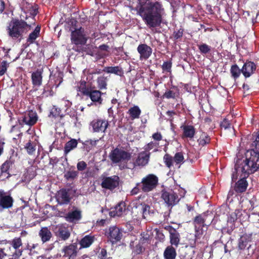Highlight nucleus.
<instances>
[{"mask_svg":"<svg viewBox=\"0 0 259 259\" xmlns=\"http://www.w3.org/2000/svg\"><path fill=\"white\" fill-rule=\"evenodd\" d=\"M140 16L150 29L159 27L162 22L164 8L162 3L153 0H137L136 6L132 9Z\"/></svg>","mask_w":259,"mask_h":259,"instance_id":"obj_1","label":"nucleus"},{"mask_svg":"<svg viewBox=\"0 0 259 259\" xmlns=\"http://www.w3.org/2000/svg\"><path fill=\"white\" fill-rule=\"evenodd\" d=\"M213 214L208 211L196 215L193 219V224L195 229V244L198 246L200 243L199 240L203 234V228L207 227L211 224L213 220Z\"/></svg>","mask_w":259,"mask_h":259,"instance_id":"obj_2","label":"nucleus"},{"mask_svg":"<svg viewBox=\"0 0 259 259\" xmlns=\"http://www.w3.org/2000/svg\"><path fill=\"white\" fill-rule=\"evenodd\" d=\"M257 163H235L234 167L231 175L232 184L236 182L238 177L244 178V175L247 174L245 178L255 172L259 169V164Z\"/></svg>","mask_w":259,"mask_h":259,"instance_id":"obj_3","label":"nucleus"},{"mask_svg":"<svg viewBox=\"0 0 259 259\" xmlns=\"http://www.w3.org/2000/svg\"><path fill=\"white\" fill-rule=\"evenodd\" d=\"M27 26H30L25 23L24 20L15 19L12 20L7 27L9 36L13 38H19V41L23 38V34L27 33Z\"/></svg>","mask_w":259,"mask_h":259,"instance_id":"obj_4","label":"nucleus"},{"mask_svg":"<svg viewBox=\"0 0 259 259\" xmlns=\"http://www.w3.org/2000/svg\"><path fill=\"white\" fill-rule=\"evenodd\" d=\"M132 152L130 146H117L109 153V157L112 162L128 161L132 158Z\"/></svg>","mask_w":259,"mask_h":259,"instance_id":"obj_5","label":"nucleus"},{"mask_svg":"<svg viewBox=\"0 0 259 259\" xmlns=\"http://www.w3.org/2000/svg\"><path fill=\"white\" fill-rule=\"evenodd\" d=\"M252 240L251 234H245L242 235L239 239L238 243V250L239 251V256L241 259H244L248 257L253 253V249H252L251 252L250 249H251V245L249 244L248 246L246 248L248 243Z\"/></svg>","mask_w":259,"mask_h":259,"instance_id":"obj_6","label":"nucleus"},{"mask_svg":"<svg viewBox=\"0 0 259 259\" xmlns=\"http://www.w3.org/2000/svg\"><path fill=\"white\" fill-rule=\"evenodd\" d=\"M76 190L72 188H63L58 190L55 196L56 201L60 205L69 204L74 196Z\"/></svg>","mask_w":259,"mask_h":259,"instance_id":"obj_7","label":"nucleus"},{"mask_svg":"<svg viewBox=\"0 0 259 259\" xmlns=\"http://www.w3.org/2000/svg\"><path fill=\"white\" fill-rule=\"evenodd\" d=\"M88 38L84 28L80 27L78 28H75L74 30H71L70 40L71 44L74 45L73 47L84 46Z\"/></svg>","mask_w":259,"mask_h":259,"instance_id":"obj_8","label":"nucleus"},{"mask_svg":"<svg viewBox=\"0 0 259 259\" xmlns=\"http://www.w3.org/2000/svg\"><path fill=\"white\" fill-rule=\"evenodd\" d=\"M161 198L164 201L166 206L169 210L177 205L180 200L177 193L171 190L170 191L162 190L161 192Z\"/></svg>","mask_w":259,"mask_h":259,"instance_id":"obj_9","label":"nucleus"},{"mask_svg":"<svg viewBox=\"0 0 259 259\" xmlns=\"http://www.w3.org/2000/svg\"><path fill=\"white\" fill-rule=\"evenodd\" d=\"M141 190L147 193L155 189L158 184V178L153 174H149L142 179Z\"/></svg>","mask_w":259,"mask_h":259,"instance_id":"obj_10","label":"nucleus"},{"mask_svg":"<svg viewBox=\"0 0 259 259\" xmlns=\"http://www.w3.org/2000/svg\"><path fill=\"white\" fill-rule=\"evenodd\" d=\"M52 231L59 241H66L69 239L71 232L69 227L65 224H58L53 227Z\"/></svg>","mask_w":259,"mask_h":259,"instance_id":"obj_11","label":"nucleus"},{"mask_svg":"<svg viewBox=\"0 0 259 259\" xmlns=\"http://www.w3.org/2000/svg\"><path fill=\"white\" fill-rule=\"evenodd\" d=\"M100 178L102 180L101 186L104 189L113 190L119 186V178L118 176L107 177L105 174H103L101 176Z\"/></svg>","mask_w":259,"mask_h":259,"instance_id":"obj_12","label":"nucleus"},{"mask_svg":"<svg viewBox=\"0 0 259 259\" xmlns=\"http://www.w3.org/2000/svg\"><path fill=\"white\" fill-rule=\"evenodd\" d=\"M38 120V116L37 113L33 110H29L25 112L24 114L20 117L18 119V122L20 125L24 124L31 126L34 125Z\"/></svg>","mask_w":259,"mask_h":259,"instance_id":"obj_13","label":"nucleus"},{"mask_svg":"<svg viewBox=\"0 0 259 259\" xmlns=\"http://www.w3.org/2000/svg\"><path fill=\"white\" fill-rule=\"evenodd\" d=\"M108 240L112 244L120 241L122 237V231L116 226H111L105 231V233Z\"/></svg>","mask_w":259,"mask_h":259,"instance_id":"obj_14","label":"nucleus"},{"mask_svg":"<svg viewBox=\"0 0 259 259\" xmlns=\"http://www.w3.org/2000/svg\"><path fill=\"white\" fill-rule=\"evenodd\" d=\"M90 126L92 128V131L94 133H105L109 126V123L105 119L98 118L93 119L90 122Z\"/></svg>","mask_w":259,"mask_h":259,"instance_id":"obj_15","label":"nucleus"},{"mask_svg":"<svg viewBox=\"0 0 259 259\" xmlns=\"http://www.w3.org/2000/svg\"><path fill=\"white\" fill-rule=\"evenodd\" d=\"M14 199L3 190H0V211L12 207Z\"/></svg>","mask_w":259,"mask_h":259,"instance_id":"obj_16","label":"nucleus"},{"mask_svg":"<svg viewBox=\"0 0 259 259\" xmlns=\"http://www.w3.org/2000/svg\"><path fill=\"white\" fill-rule=\"evenodd\" d=\"M163 228L167 231L169 234V242L170 245L175 247H178L180 242V234L178 230L170 225H166Z\"/></svg>","mask_w":259,"mask_h":259,"instance_id":"obj_17","label":"nucleus"},{"mask_svg":"<svg viewBox=\"0 0 259 259\" xmlns=\"http://www.w3.org/2000/svg\"><path fill=\"white\" fill-rule=\"evenodd\" d=\"M137 50L140 55V60L141 61L148 60L152 53V49L146 44H140Z\"/></svg>","mask_w":259,"mask_h":259,"instance_id":"obj_18","label":"nucleus"},{"mask_svg":"<svg viewBox=\"0 0 259 259\" xmlns=\"http://www.w3.org/2000/svg\"><path fill=\"white\" fill-rule=\"evenodd\" d=\"M256 65L251 61L247 60L242 67V73L245 78H248L254 74L256 69Z\"/></svg>","mask_w":259,"mask_h":259,"instance_id":"obj_19","label":"nucleus"},{"mask_svg":"<svg viewBox=\"0 0 259 259\" xmlns=\"http://www.w3.org/2000/svg\"><path fill=\"white\" fill-rule=\"evenodd\" d=\"M94 87H92L86 96L90 98L95 105H101L102 104L103 102V99L102 98V93L99 90L94 89Z\"/></svg>","mask_w":259,"mask_h":259,"instance_id":"obj_20","label":"nucleus"},{"mask_svg":"<svg viewBox=\"0 0 259 259\" xmlns=\"http://www.w3.org/2000/svg\"><path fill=\"white\" fill-rule=\"evenodd\" d=\"M73 210L66 213L65 220L70 223L80 220L82 218L81 211L75 206L73 207Z\"/></svg>","mask_w":259,"mask_h":259,"instance_id":"obj_21","label":"nucleus"},{"mask_svg":"<svg viewBox=\"0 0 259 259\" xmlns=\"http://www.w3.org/2000/svg\"><path fill=\"white\" fill-rule=\"evenodd\" d=\"M180 128L183 131L182 138H187L192 139L194 138L196 134V129L192 125L183 124L180 126Z\"/></svg>","mask_w":259,"mask_h":259,"instance_id":"obj_22","label":"nucleus"},{"mask_svg":"<svg viewBox=\"0 0 259 259\" xmlns=\"http://www.w3.org/2000/svg\"><path fill=\"white\" fill-rule=\"evenodd\" d=\"M62 252L64 253V256H68L70 258H74L77 254V244L76 243L66 245L62 249Z\"/></svg>","mask_w":259,"mask_h":259,"instance_id":"obj_23","label":"nucleus"},{"mask_svg":"<svg viewBox=\"0 0 259 259\" xmlns=\"http://www.w3.org/2000/svg\"><path fill=\"white\" fill-rule=\"evenodd\" d=\"M251 149L245 152V160L246 162H259V149H256L254 147H252L250 145Z\"/></svg>","mask_w":259,"mask_h":259,"instance_id":"obj_24","label":"nucleus"},{"mask_svg":"<svg viewBox=\"0 0 259 259\" xmlns=\"http://www.w3.org/2000/svg\"><path fill=\"white\" fill-rule=\"evenodd\" d=\"M247 174L244 175V178H240L237 182H235V183L234 186V190L237 193H242L244 192L248 187V182L246 181L247 178H245V176Z\"/></svg>","mask_w":259,"mask_h":259,"instance_id":"obj_25","label":"nucleus"},{"mask_svg":"<svg viewBox=\"0 0 259 259\" xmlns=\"http://www.w3.org/2000/svg\"><path fill=\"white\" fill-rule=\"evenodd\" d=\"M126 209V204L123 201L119 202L109 212L112 217H120Z\"/></svg>","mask_w":259,"mask_h":259,"instance_id":"obj_26","label":"nucleus"},{"mask_svg":"<svg viewBox=\"0 0 259 259\" xmlns=\"http://www.w3.org/2000/svg\"><path fill=\"white\" fill-rule=\"evenodd\" d=\"M136 207L139 209L140 212L142 214L143 218L144 219L147 218L151 213H153V210L151 209L150 205L145 202L136 203Z\"/></svg>","mask_w":259,"mask_h":259,"instance_id":"obj_27","label":"nucleus"},{"mask_svg":"<svg viewBox=\"0 0 259 259\" xmlns=\"http://www.w3.org/2000/svg\"><path fill=\"white\" fill-rule=\"evenodd\" d=\"M42 70L37 69L33 72L31 75L32 84L34 87H39L42 82Z\"/></svg>","mask_w":259,"mask_h":259,"instance_id":"obj_28","label":"nucleus"},{"mask_svg":"<svg viewBox=\"0 0 259 259\" xmlns=\"http://www.w3.org/2000/svg\"><path fill=\"white\" fill-rule=\"evenodd\" d=\"M40 29L41 26L37 25L34 30L29 34L27 38V44L25 45V48L35 42L36 39L40 35Z\"/></svg>","mask_w":259,"mask_h":259,"instance_id":"obj_29","label":"nucleus"},{"mask_svg":"<svg viewBox=\"0 0 259 259\" xmlns=\"http://www.w3.org/2000/svg\"><path fill=\"white\" fill-rule=\"evenodd\" d=\"M38 235L43 243L49 241L52 237V234L47 227H42L39 231Z\"/></svg>","mask_w":259,"mask_h":259,"instance_id":"obj_30","label":"nucleus"},{"mask_svg":"<svg viewBox=\"0 0 259 259\" xmlns=\"http://www.w3.org/2000/svg\"><path fill=\"white\" fill-rule=\"evenodd\" d=\"M175 247L174 245H170L165 248L163 252L164 259H176L177 254Z\"/></svg>","mask_w":259,"mask_h":259,"instance_id":"obj_31","label":"nucleus"},{"mask_svg":"<svg viewBox=\"0 0 259 259\" xmlns=\"http://www.w3.org/2000/svg\"><path fill=\"white\" fill-rule=\"evenodd\" d=\"M127 113L129 115V117L132 120H134L140 118L141 110L138 106L134 105L133 107L129 108Z\"/></svg>","mask_w":259,"mask_h":259,"instance_id":"obj_32","label":"nucleus"},{"mask_svg":"<svg viewBox=\"0 0 259 259\" xmlns=\"http://www.w3.org/2000/svg\"><path fill=\"white\" fill-rule=\"evenodd\" d=\"M211 138L210 136L205 132H202L197 140L198 145L200 147H204L210 142Z\"/></svg>","mask_w":259,"mask_h":259,"instance_id":"obj_33","label":"nucleus"},{"mask_svg":"<svg viewBox=\"0 0 259 259\" xmlns=\"http://www.w3.org/2000/svg\"><path fill=\"white\" fill-rule=\"evenodd\" d=\"M92 88L91 87H87V82L84 80H80L76 86V91L80 92L83 96H86L89 91Z\"/></svg>","mask_w":259,"mask_h":259,"instance_id":"obj_34","label":"nucleus"},{"mask_svg":"<svg viewBox=\"0 0 259 259\" xmlns=\"http://www.w3.org/2000/svg\"><path fill=\"white\" fill-rule=\"evenodd\" d=\"M103 71L108 73H113L119 76H122L123 74V71L122 68L118 66L105 67L103 70Z\"/></svg>","mask_w":259,"mask_h":259,"instance_id":"obj_35","label":"nucleus"},{"mask_svg":"<svg viewBox=\"0 0 259 259\" xmlns=\"http://www.w3.org/2000/svg\"><path fill=\"white\" fill-rule=\"evenodd\" d=\"M230 72L231 77L235 81L242 73V68L240 69L237 64H234L231 66Z\"/></svg>","mask_w":259,"mask_h":259,"instance_id":"obj_36","label":"nucleus"},{"mask_svg":"<svg viewBox=\"0 0 259 259\" xmlns=\"http://www.w3.org/2000/svg\"><path fill=\"white\" fill-rule=\"evenodd\" d=\"M78 145V141L75 139H71L70 140L66 143L64 151L65 154H68L71 150L77 147Z\"/></svg>","mask_w":259,"mask_h":259,"instance_id":"obj_37","label":"nucleus"},{"mask_svg":"<svg viewBox=\"0 0 259 259\" xmlns=\"http://www.w3.org/2000/svg\"><path fill=\"white\" fill-rule=\"evenodd\" d=\"M94 241V237L86 235L83 237L79 242L80 245V248H87L90 246V245L93 243Z\"/></svg>","mask_w":259,"mask_h":259,"instance_id":"obj_38","label":"nucleus"},{"mask_svg":"<svg viewBox=\"0 0 259 259\" xmlns=\"http://www.w3.org/2000/svg\"><path fill=\"white\" fill-rule=\"evenodd\" d=\"M9 244L15 249V252L20 251L21 255L22 254L23 250L19 248L22 246V240L20 237L14 238L12 240L9 241Z\"/></svg>","mask_w":259,"mask_h":259,"instance_id":"obj_39","label":"nucleus"},{"mask_svg":"<svg viewBox=\"0 0 259 259\" xmlns=\"http://www.w3.org/2000/svg\"><path fill=\"white\" fill-rule=\"evenodd\" d=\"M90 45H85L84 46H78L76 47H73L72 49L79 53H85L87 54L91 55V50H89V48L90 47Z\"/></svg>","mask_w":259,"mask_h":259,"instance_id":"obj_40","label":"nucleus"},{"mask_svg":"<svg viewBox=\"0 0 259 259\" xmlns=\"http://www.w3.org/2000/svg\"><path fill=\"white\" fill-rule=\"evenodd\" d=\"M150 154V152L145 150L140 152L138 154L137 161L136 162H138V161H139V162H148Z\"/></svg>","mask_w":259,"mask_h":259,"instance_id":"obj_41","label":"nucleus"},{"mask_svg":"<svg viewBox=\"0 0 259 259\" xmlns=\"http://www.w3.org/2000/svg\"><path fill=\"white\" fill-rule=\"evenodd\" d=\"M78 175V172L74 169L71 170L70 169L64 172V178L67 181H73L75 179Z\"/></svg>","mask_w":259,"mask_h":259,"instance_id":"obj_42","label":"nucleus"},{"mask_svg":"<svg viewBox=\"0 0 259 259\" xmlns=\"http://www.w3.org/2000/svg\"><path fill=\"white\" fill-rule=\"evenodd\" d=\"M184 32V29L182 27L179 29H176V30H174L170 38L175 41L180 40L183 36Z\"/></svg>","mask_w":259,"mask_h":259,"instance_id":"obj_43","label":"nucleus"},{"mask_svg":"<svg viewBox=\"0 0 259 259\" xmlns=\"http://www.w3.org/2000/svg\"><path fill=\"white\" fill-rule=\"evenodd\" d=\"M107 78L104 76H101L97 78V83L98 88L100 90L107 89Z\"/></svg>","mask_w":259,"mask_h":259,"instance_id":"obj_44","label":"nucleus"},{"mask_svg":"<svg viewBox=\"0 0 259 259\" xmlns=\"http://www.w3.org/2000/svg\"><path fill=\"white\" fill-rule=\"evenodd\" d=\"M53 94L54 93L52 87L49 84H47L44 87L43 91L40 95V97L41 98H47L49 96H53Z\"/></svg>","mask_w":259,"mask_h":259,"instance_id":"obj_45","label":"nucleus"},{"mask_svg":"<svg viewBox=\"0 0 259 259\" xmlns=\"http://www.w3.org/2000/svg\"><path fill=\"white\" fill-rule=\"evenodd\" d=\"M145 247L141 242H139L137 244L132 248V252L135 255H138L142 253L145 251Z\"/></svg>","mask_w":259,"mask_h":259,"instance_id":"obj_46","label":"nucleus"},{"mask_svg":"<svg viewBox=\"0 0 259 259\" xmlns=\"http://www.w3.org/2000/svg\"><path fill=\"white\" fill-rule=\"evenodd\" d=\"M198 49L201 54L206 55L211 51V47L206 44L202 43L198 46Z\"/></svg>","mask_w":259,"mask_h":259,"instance_id":"obj_47","label":"nucleus"},{"mask_svg":"<svg viewBox=\"0 0 259 259\" xmlns=\"http://www.w3.org/2000/svg\"><path fill=\"white\" fill-rule=\"evenodd\" d=\"M172 62L171 60L164 61L161 66L163 73H171Z\"/></svg>","mask_w":259,"mask_h":259,"instance_id":"obj_48","label":"nucleus"},{"mask_svg":"<svg viewBox=\"0 0 259 259\" xmlns=\"http://www.w3.org/2000/svg\"><path fill=\"white\" fill-rule=\"evenodd\" d=\"M61 110L60 108L57 107L56 106H54L51 109L50 112V116H52L53 117L57 118L60 117L62 118L64 116L61 114Z\"/></svg>","mask_w":259,"mask_h":259,"instance_id":"obj_49","label":"nucleus"},{"mask_svg":"<svg viewBox=\"0 0 259 259\" xmlns=\"http://www.w3.org/2000/svg\"><path fill=\"white\" fill-rule=\"evenodd\" d=\"M179 94H177L174 91L169 90L166 91L164 94L162 95V98H166L167 99H175L176 97L178 96Z\"/></svg>","mask_w":259,"mask_h":259,"instance_id":"obj_50","label":"nucleus"},{"mask_svg":"<svg viewBox=\"0 0 259 259\" xmlns=\"http://www.w3.org/2000/svg\"><path fill=\"white\" fill-rule=\"evenodd\" d=\"M9 66V63L7 61H3L0 64V76L5 74L7 70L8 67Z\"/></svg>","mask_w":259,"mask_h":259,"instance_id":"obj_51","label":"nucleus"},{"mask_svg":"<svg viewBox=\"0 0 259 259\" xmlns=\"http://www.w3.org/2000/svg\"><path fill=\"white\" fill-rule=\"evenodd\" d=\"M35 17L32 16L26 17V21H25V23H26L27 25H29L30 26H27L26 28L28 31L30 30L32 28V25H34L35 24Z\"/></svg>","mask_w":259,"mask_h":259,"instance_id":"obj_52","label":"nucleus"},{"mask_svg":"<svg viewBox=\"0 0 259 259\" xmlns=\"http://www.w3.org/2000/svg\"><path fill=\"white\" fill-rule=\"evenodd\" d=\"M220 126L222 128H224V130H229L232 127L230 121L226 118H224L221 122Z\"/></svg>","mask_w":259,"mask_h":259,"instance_id":"obj_53","label":"nucleus"},{"mask_svg":"<svg viewBox=\"0 0 259 259\" xmlns=\"http://www.w3.org/2000/svg\"><path fill=\"white\" fill-rule=\"evenodd\" d=\"M25 148L29 154H32L35 150V146L32 145L30 141L26 143Z\"/></svg>","mask_w":259,"mask_h":259,"instance_id":"obj_54","label":"nucleus"},{"mask_svg":"<svg viewBox=\"0 0 259 259\" xmlns=\"http://www.w3.org/2000/svg\"><path fill=\"white\" fill-rule=\"evenodd\" d=\"M245 157H246L245 152H242L241 151H239L236 154L235 162L247 161V160H244Z\"/></svg>","mask_w":259,"mask_h":259,"instance_id":"obj_55","label":"nucleus"},{"mask_svg":"<svg viewBox=\"0 0 259 259\" xmlns=\"http://www.w3.org/2000/svg\"><path fill=\"white\" fill-rule=\"evenodd\" d=\"M13 163H3L1 166L2 172H6L10 175L9 168L10 165H12Z\"/></svg>","mask_w":259,"mask_h":259,"instance_id":"obj_56","label":"nucleus"},{"mask_svg":"<svg viewBox=\"0 0 259 259\" xmlns=\"http://www.w3.org/2000/svg\"><path fill=\"white\" fill-rule=\"evenodd\" d=\"M158 145V143H156L153 142H150L148 144L145 146L144 150L150 152V150H152L155 147H157Z\"/></svg>","mask_w":259,"mask_h":259,"instance_id":"obj_57","label":"nucleus"},{"mask_svg":"<svg viewBox=\"0 0 259 259\" xmlns=\"http://www.w3.org/2000/svg\"><path fill=\"white\" fill-rule=\"evenodd\" d=\"M174 159L175 162H184V156L182 152H177L175 154Z\"/></svg>","mask_w":259,"mask_h":259,"instance_id":"obj_58","label":"nucleus"},{"mask_svg":"<svg viewBox=\"0 0 259 259\" xmlns=\"http://www.w3.org/2000/svg\"><path fill=\"white\" fill-rule=\"evenodd\" d=\"M251 147H254L256 149H259V131L257 132L255 139L251 143Z\"/></svg>","mask_w":259,"mask_h":259,"instance_id":"obj_59","label":"nucleus"},{"mask_svg":"<svg viewBox=\"0 0 259 259\" xmlns=\"http://www.w3.org/2000/svg\"><path fill=\"white\" fill-rule=\"evenodd\" d=\"M141 189V183H138L136 184V186L132 190L131 193V195L137 194Z\"/></svg>","mask_w":259,"mask_h":259,"instance_id":"obj_60","label":"nucleus"},{"mask_svg":"<svg viewBox=\"0 0 259 259\" xmlns=\"http://www.w3.org/2000/svg\"><path fill=\"white\" fill-rule=\"evenodd\" d=\"M152 138L155 141H160L162 140V136L160 132H157L152 135Z\"/></svg>","mask_w":259,"mask_h":259,"instance_id":"obj_61","label":"nucleus"},{"mask_svg":"<svg viewBox=\"0 0 259 259\" xmlns=\"http://www.w3.org/2000/svg\"><path fill=\"white\" fill-rule=\"evenodd\" d=\"M237 220V215L236 213H232L228 218V222L234 223Z\"/></svg>","mask_w":259,"mask_h":259,"instance_id":"obj_62","label":"nucleus"},{"mask_svg":"<svg viewBox=\"0 0 259 259\" xmlns=\"http://www.w3.org/2000/svg\"><path fill=\"white\" fill-rule=\"evenodd\" d=\"M21 256V251H17L16 252H13L12 255H11V257L9 258V259H20Z\"/></svg>","mask_w":259,"mask_h":259,"instance_id":"obj_63","label":"nucleus"},{"mask_svg":"<svg viewBox=\"0 0 259 259\" xmlns=\"http://www.w3.org/2000/svg\"><path fill=\"white\" fill-rule=\"evenodd\" d=\"M99 257L100 259H107V251L105 249H102L99 253Z\"/></svg>","mask_w":259,"mask_h":259,"instance_id":"obj_64","label":"nucleus"}]
</instances>
